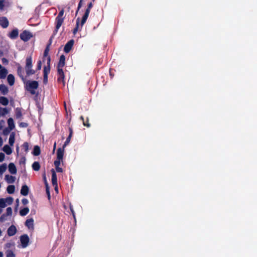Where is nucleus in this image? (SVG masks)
<instances>
[{
	"label": "nucleus",
	"mask_w": 257,
	"mask_h": 257,
	"mask_svg": "<svg viewBox=\"0 0 257 257\" xmlns=\"http://www.w3.org/2000/svg\"><path fill=\"white\" fill-rule=\"evenodd\" d=\"M7 191L9 194H13L15 191V187L13 185H10L7 187Z\"/></svg>",
	"instance_id": "33"
},
{
	"label": "nucleus",
	"mask_w": 257,
	"mask_h": 257,
	"mask_svg": "<svg viewBox=\"0 0 257 257\" xmlns=\"http://www.w3.org/2000/svg\"><path fill=\"white\" fill-rule=\"evenodd\" d=\"M7 204L6 203V200H5L4 198H1L0 199V207L1 208H5L6 207Z\"/></svg>",
	"instance_id": "40"
},
{
	"label": "nucleus",
	"mask_w": 257,
	"mask_h": 257,
	"mask_svg": "<svg viewBox=\"0 0 257 257\" xmlns=\"http://www.w3.org/2000/svg\"><path fill=\"white\" fill-rule=\"evenodd\" d=\"M2 61H3V63H4L5 62H8L7 59L6 58H5L2 59Z\"/></svg>",
	"instance_id": "60"
},
{
	"label": "nucleus",
	"mask_w": 257,
	"mask_h": 257,
	"mask_svg": "<svg viewBox=\"0 0 257 257\" xmlns=\"http://www.w3.org/2000/svg\"><path fill=\"white\" fill-rule=\"evenodd\" d=\"M3 144V139L1 137H0V147L2 146Z\"/></svg>",
	"instance_id": "59"
},
{
	"label": "nucleus",
	"mask_w": 257,
	"mask_h": 257,
	"mask_svg": "<svg viewBox=\"0 0 257 257\" xmlns=\"http://www.w3.org/2000/svg\"><path fill=\"white\" fill-rule=\"evenodd\" d=\"M70 210H71V212L72 213V214L74 217V218L75 219V212L72 208V207L71 206H70Z\"/></svg>",
	"instance_id": "56"
},
{
	"label": "nucleus",
	"mask_w": 257,
	"mask_h": 257,
	"mask_svg": "<svg viewBox=\"0 0 257 257\" xmlns=\"http://www.w3.org/2000/svg\"><path fill=\"white\" fill-rule=\"evenodd\" d=\"M52 37H51V38L49 39V43L47 45V46H49V47H50V45H51V43H52Z\"/></svg>",
	"instance_id": "58"
},
{
	"label": "nucleus",
	"mask_w": 257,
	"mask_h": 257,
	"mask_svg": "<svg viewBox=\"0 0 257 257\" xmlns=\"http://www.w3.org/2000/svg\"><path fill=\"white\" fill-rule=\"evenodd\" d=\"M15 116L16 118L19 119L22 117V108L17 107L15 109Z\"/></svg>",
	"instance_id": "25"
},
{
	"label": "nucleus",
	"mask_w": 257,
	"mask_h": 257,
	"mask_svg": "<svg viewBox=\"0 0 257 257\" xmlns=\"http://www.w3.org/2000/svg\"><path fill=\"white\" fill-rule=\"evenodd\" d=\"M0 92L3 95H6L9 92L8 87L5 84L0 85Z\"/></svg>",
	"instance_id": "21"
},
{
	"label": "nucleus",
	"mask_w": 257,
	"mask_h": 257,
	"mask_svg": "<svg viewBox=\"0 0 257 257\" xmlns=\"http://www.w3.org/2000/svg\"><path fill=\"white\" fill-rule=\"evenodd\" d=\"M50 62L51 58L50 57H48L47 59V65L44 67L43 69V82L44 84H47L48 82V75L50 72Z\"/></svg>",
	"instance_id": "4"
},
{
	"label": "nucleus",
	"mask_w": 257,
	"mask_h": 257,
	"mask_svg": "<svg viewBox=\"0 0 257 257\" xmlns=\"http://www.w3.org/2000/svg\"><path fill=\"white\" fill-rule=\"evenodd\" d=\"M93 5L91 2H90L89 4H88L87 8L86 9L85 13L84 15L82 17V20L81 21V27L83 26L84 24L86 23L87 19H88V17L89 16L90 10L92 8Z\"/></svg>",
	"instance_id": "6"
},
{
	"label": "nucleus",
	"mask_w": 257,
	"mask_h": 257,
	"mask_svg": "<svg viewBox=\"0 0 257 257\" xmlns=\"http://www.w3.org/2000/svg\"><path fill=\"white\" fill-rule=\"evenodd\" d=\"M52 173V183L53 186L57 185V178L56 173L54 169H52L51 170Z\"/></svg>",
	"instance_id": "17"
},
{
	"label": "nucleus",
	"mask_w": 257,
	"mask_h": 257,
	"mask_svg": "<svg viewBox=\"0 0 257 257\" xmlns=\"http://www.w3.org/2000/svg\"><path fill=\"white\" fill-rule=\"evenodd\" d=\"M56 170L57 172L62 173L63 172V169L59 166L55 167Z\"/></svg>",
	"instance_id": "55"
},
{
	"label": "nucleus",
	"mask_w": 257,
	"mask_h": 257,
	"mask_svg": "<svg viewBox=\"0 0 257 257\" xmlns=\"http://www.w3.org/2000/svg\"><path fill=\"white\" fill-rule=\"evenodd\" d=\"M32 58L31 56H28L26 59V65L25 69L26 72L27 76H30L36 73L35 70L32 69Z\"/></svg>",
	"instance_id": "2"
},
{
	"label": "nucleus",
	"mask_w": 257,
	"mask_h": 257,
	"mask_svg": "<svg viewBox=\"0 0 257 257\" xmlns=\"http://www.w3.org/2000/svg\"><path fill=\"white\" fill-rule=\"evenodd\" d=\"M64 149L59 148L57 151V159L62 160L64 156Z\"/></svg>",
	"instance_id": "18"
},
{
	"label": "nucleus",
	"mask_w": 257,
	"mask_h": 257,
	"mask_svg": "<svg viewBox=\"0 0 257 257\" xmlns=\"http://www.w3.org/2000/svg\"><path fill=\"white\" fill-rule=\"evenodd\" d=\"M80 118L82 120L83 124L84 126H86L87 127H89L90 126V124L89 123V119L88 117L86 120H85L83 116H81Z\"/></svg>",
	"instance_id": "35"
},
{
	"label": "nucleus",
	"mask_w": 257,
	"mask_h": 257,
	"mask_svg": "<svg viewBox=\"0 0 257 257\" xmlns=\"http://www.w3.org/2000/svg\"><path fill=\"white\" fill-rule=\"evenodd\" d=\"M9 25L8 19L5 17H0V25L3 28H7Z\"/></svg>",
	"instance_id": "11"
},
{
	"label": "nucleus",
	"mask_w": 257,
	"mask_h": 257,
	"mask_svg": "<svg viewBox=\"0 0 257 257\" xmlns=\"http://www.w3.org/2000/svg\"><path fill=\"white\" fill-rule=\"evenodd\" d=\"M7 216H8V215L6 214H2L1 215V216L0 217V222H3L5 221H6L7 220Z\"/></svg>",
	"instance_id": "44"
},
{
	"label": "nucleus",
	"mask_w": 257,
	"mask_h": 257,
	"mask_svg": "<svg viewBox=\"0 0 257 257\" xmlns=\"http://www.w3.org/2000/svg\"><path fill=\"white\" fill-rule=\"evenodd\" d=\"M9 99L5 96L0 97V103L3 105L6 106L9 104Z\"/></svg>",
	"instance_id": "29"
},
{
	"label": "nucleus",
	"mask_w": 257,
	"mask_h": 257,
	"mask_svg": "<svg viewBox=\"0 0 257 257\" xmlns=\"http://www.w3.org/2000/svg\"><path fill=\"white\" fill-rule=\"evenodd\" d=\"M22 202L23 203V205H27V204H28L29 203V201L26 198H23L22 200Z\"/></svg>",
	"instance_id": "53"
},
{
	"label": "nucleus",
	"mask_w": 257,
	"mask_h": 257,
	"mask_svg": "<svg viewBox=\"0 0 257 257\" xmlns=\"http://www.w3.org/2000/svg\"><path fill=\"white\" fill-rule=\"evenodd\" d=\"M5 157V154L3 153H0V162H2L4 160Z\"/></svg>",
	"instance_id": "52"
},
{
	"label": "nucleus",
	"mask_w": 257,
	"mask_h": 257,
	"mask_svg": "<svg viewBox=\"0 0 257 257\" xmlns=\"http://www.w3.org/2000/svg\"><path fill=\"white\" fill-rule=\"evenodd\" d=\"M82 1H83V0H80V2H79V4H78V5L77 10V11H76V15H77L78 12V11H79V9H80L81 8V7H82Z\"/></svg>",
	"instance_id": "48"
},
{
	"label": "nucleus",
	"mask_w": 257,
	"mask_h": 257,
	"mask_svg": "<svg viewBox=\"0 0 257 257\" xmlns=\"http://www.w3.org/2000/svg\"><path fill=\"white\" fill-rule=\"evenodd\" d=\"M58 78L57 81L58 82H63L64 85V77L65 75L63 69H57Z\"/></svg>",
	"instance_id": "9"
},
{
	"label": "nucleus",
	"mask_w": 257,
	"mask_h": 257,
	"mask_svg": "<svg viewBox=\"0 0 257 257\" xmlns=\"http://www.w3.org/2000/svg\"><path fill=\"white\" fill-rule=\"evenodd\" d=\"M7 212L6 214L8 216L12 215V209L11 207H9L7 208Z\"/></svg>",
	"instance_id": "46"
},
{
	"label": "nucleus",
	"mask_w": 257,
	"mask_h": 257,
	"mask_svg": "<svg viewBox=\"0 0 257 257\" xmlns=\"http://www.w3.org/2000/svg\"><path fill=\"white\" fill-rule=\"evenodd\" d=\"M9 111L7 108L0 107V115L4 116L9 113Z\"/></svg>",
	"instance_id": "36"
},
{
	"label": "nucleus",
	"mask_w": 257,
	"mask_h": 257,
	"mask_svg": "<svg viewBox=\"0 0 257 257\" xmlns=\"http://www.w3.org/2000/svg\"><path fill=\"white\" fill-rule=\"evenodd\" d=\"M44 183H45V187H46L47 185V186H49V185H48V182L47 181L45 175L44 176Z\"/></svg>",
	"instance_id": "57"
},
{
	"label": "nucleus",
	"mask_w": 257,
	"mask_h": 257,
	"mask_svg": "<svg viewBox=\"0 0 257 257\" xmlns=\"http://www.w3.org/2000/svg\"><path fill=\"white\" fill-rule=\"evenodd\" d=\"M49 48L50 47H49V46H46V47L44 50V52L43 59H44V58H45V57H47V59L48 57H50V56L48 55V53H49V52L50 50Z\"/></svg>",
	"instance_id": "37"
},
{
	"label": "nucleus",
	"mask_w": 257,
	"mask_h": 257,
	"mask_svg": "<svg viewBox=\"0 0 257 257\" xmlns=\"http://www.w3.org/2000/svg\"><path fill=\"white\" fill-rule=\"evenodd\" d=\"M20 241L23 247H26L29 244L30 239L27 234H23L20 236Z\"/></svg>",
	"instance_id": "7"
},
{
	"label": "nucleus",
	"mask_w": 257,
	"mask_h": 257,
	"mask_svg": "<svg viewBox=\"0 0 257 257\" xmlns=\"http://www.w3.org/2000/svg\"><path fill=\"white\" fill-rule=\"evenodd\" d=\"M5 179L8 183H13L15 181V177L9 175H6L5 176Z\"/></svg>",
	"instance_id": "28"
},
{
	"label": "nucleus",
	"mask_w": 257,
	"mask_h": 257,
	"mask_svg": "<svg viewBox=\"0 0 257 257\" xmlns=\"http://www.w3.org/2000/svg\"><path fill=\"white\" fill-rule=\"evenodd\" d=\"M16 232L17 228L13 225H12L10 227H9L7 230L8 234L10 236L14 235L16 233Z\"/></svg>",
	"instance_id": "14"
},
{
	"label": "nucleus",
	"mask_w": 257,
	"mask_h": 257,
	"mask_svg": "<svg viewBox=\"0 0 257 257\" xmlns=\"http://www.w3.org/2000/svg\"><path fill=\"white\" fill-rule=\"evenodd\" d=\"M15 133H12L10 136L9 140V143L10 145V146H13L14 144L15 143Z\"/></svg>",
	"instance_id": "34"
},
{
	"label": "nucleus",
	"mask_w": 257,
	"mask_h": 257,
	"mask_svg": "<svg viewBox=\"0 0 257 257\" xmlns=\"http://www.w3.org/2000/svg\"><path fill=\"white\" fill-rule=\"evenodd\" d=\"M3 150L7 155H10L12 153V149L8 145H5L3 147Z\"/></svg>",
	"instance_id": "27"
},
{
	"label": "nucleus",
	"mask_w": 257,
	"mask_h": 257,
	"mask_svg": "<svg viewBox=\"0 0 257 257\" xmlns=\"http://www.w3.org/2000/svg\"><path fill=\"white\" fill-rule=\"evenodd\" d=\"M46 194H47L48 198V199L50 200V198H51V195H50V192L49 186H47L46 187Z\"/></svg>",
	"instance_id": "45"
},
{
	"label": "nucleus",
	"mask_w": 257,
	"mask_h": 257,
	"mask_svg": "<svg viewBox=\"0 0 257 257\" xmlns=\"http://www.w3.org/2000/svg\"><path fill=\"white\" fill-rule=\"evenodd\" d=\"M40 165L38 162H34L32 164V168L35 171H38L40 169Z\"/></svg>",
	"instance_id": "32"
},
{
	"label": "nucleus",
	"mask_w": 257,
	"mask_h": 257,
	"mask_svg": "<svg viewBox=\"0 0 257 257\" xmlns=\"http://www.w3.org/2000/svg\"><path fill=\"white\" fill-rule=\"evenodd\" d=\"M15 77L13 74H9L7 77V81L10 86H13L15 83Z\"/></svg>",
	"instance_id": "22"
},
{
	"label": "nucleus",
	"mask_w": 257,
	"mask_h": 257,
	"mask_svg": "<svg viewBox=\"0 0 257 257\" xmlns=\"http://www.w3.org/2000/svg\"><path fill=\"white\" fill-rule=\"evenodd\" d=\"M53 186H54V187H55V190L56 191H58V184L57 185V186L56 185H54Z\"/></svg>",
	"instance_id": "61"
},
{
	"label": "nucleus",
	"mask_w": 257,
	"mask_h": 257,
	"mask_svg": "<svg viewBox=\"0 0 257 257\" xmlns=\"http://www.w3.org/2000/svg\"><path fill=\"white\" fill-rule=\"evenodd\" d=\"M9 171L12 174H16L17 173V168L13 163H10L8 166Z\"/></svg>",
	"instance_id": "19"
},
{
	"label": "nucleus",
	"mask_w": 257,
	"mask_h": 257,
	"mask_svg": "<svg viewBox=\"0 0 257 257\" xmlns=\"http://www.w3.org/2000/svg\"><path fill=\"white\" fill-rule=\"evenodd\" d=\"M74 43V40L72 39L69 41L65 45L64 48V51L66 53H68L72 49Z\"/></svg>",
	"instance_id": "10"
},
{
	"label": "nucleus",
	"mask_w": 257,
	"mask_h": 257,
	"mask_svg": "<svg viewBox=\"0 0 257 257\" xmlns=\"http://www.w3.org/2000/svg\"><path fill=\"white\" fill-rule=\"evenodd\" d=\"M8 124L9 126L8 127H9L10 130H13V129H14L15 125L14 122V120L12 118L10 117L8 119Z\"/></svg>",
	"instance_id": "30"
},
{
	"label": "nucleus",
	"mask_w": 257,
	"mask_h": 257,
	"mask_svg": "<svg viewBox=\"0 0 257 257\" xmlns=\"http://www.w3.org/2000/svg\"><path fill=\"white\" fill-rule=\"evenodd\" d=\"M65 65V57L64 55H61L57 65V69H62Z\"/></svg>",
	"instance_id": "13"
},
{
	"label": "nucleus",
	"mask_w": 257,
	"mask_h": 257,
	"mask_svg": "<svg viewBox=\"0 0 257 257\" xmlns=\"http://www.w3.org/2000/svg\"><path fill=\"white\" fill-rule=\"evenodd\" d=\"M8 73V71L7 69L4 67L0 70V78L5 79L7 74Z\"/></svg>",
	"instance_id": "24"
},
{
	"label": "nucleus",
	"mask_w": 257,
	"mask_h": 257,
	"mask_svg": "<svg viewBox=\"0 0 257 257\" xmlns=\"http://www.w3.org/2000/svg\"><path fill=\"white\" fill-rule=\"evenodd\" d=\"M80 18H78L76 19V26L75 28L73 30V34L74 35H75L78 31H81L82 29V27H81V26L80 25Z\"/></svg>",
	"instance_id": "15"
},
{
	"label": "nucleus",
	"mask_w": 257,
	"mask_h": 257,
	"mask_svg": "<svg viewBox=\"0 0 257 257\" xmlns=\"http://www.w3.org/2000/svg\"><path fill=\"white\" fill-rule=\"evenodd\" d=\"M56 143H55L54 144V147H53V151H55V149H56Z\"/></svg>",
	"instance_id": "62"
},
{
	"label": "nucleus",
	"mask_w": 257,
	"mask_h": 257,
	"mask_svg": "<svg viewBox=\"0 0 257 257\" xmlns=\"http://www.w3.org/2000/svg\"><path fill=\"white\" fill-rule=\"evenodd\" d=\"M0 257H3V253L2 251H0Z\"/></svg>",
	"instance_id": "64"
},
{
	"label": "nucleus",
	"mask_w": 257,
	"mask_h": 257,
	"mask_svg": "<svg viewBox=\"0 0 257 257\" xmlns=\"http://www.w3.org/2000/svg\"><path fill=\"white\" fill-rule=\"evenodd\" d=\"M6 200V203L8 205H11L13 202V198L12 197H8L5 199Z\"/></svg>",
	"instance_id": "41"
},
{
	"label": "nucleus",
	"mask_w": 257,
	"mask_h": 257,
	"mask_svg": "<svg viewBox=\"0 0 257 257\" xmlns=\"http://www.w3.org/2000/svg\"><path fill=\"white\" fill-rule=\"evenodd\" d=\"M29 208L27 207H25L20 211V214L22 216L26 215L29 212Z\"/></svg>",
	"instance_id": "31"
},
{
	"label": "nucleus",
	"mask_w": 257,
	"mask_h": 257,
	"mask_svg": "<svg viewBox=\"0 0 257 257\" xmlns=\"http://www.w3.org/2000/svg\"><path fill=\"white\" fill-rule=\"evenodd\" d=\"M6 257H15V254L11 250H9L6 252Z\"/></svg>",
	"instance_id": "42"
},
{
	"label": "nucleus",
	"mask_w": 257,
	"mask_h": 257,
	"mask_svg": "<svg viewBox=\"0 0 257 257\" xmlns=\"http://www.w3.org/2000/svg\"><path fill=\"white\" fill-rule=\"evenodd\" d=\"M20 164H25L26 163L25 157H23L21 158L19 161Z\"/></svg>",
	"instance_id": "50"
},
{
	"label": "nucleus",
	"mask_w": 257,
	"mask_h": 257,
	"mask_svg": "<svg viewBox=\"0 0 257 257\" xmlns=\"http://www.w3.org/2000/svg\"><path fill=\"white\" fill-rule=\"evenodd\" d=\"M11 131L12 130H10L9 127H6L4 129L3 134L4 136H7L10 134Z\"/></svg>",
	"instance_id": "43"
},
{
	"label": "nucleus",
	"mask_w": 257,
	"mask_h": 257,
	"mask_svg": "<svg viewBox=\"0 0 257 257\" xmlns=\"http://www.w3.org/2000/svg\"><path fill=\"white\" fill-rule=\"evenodd\" d=\"M17 73H18V76L21 78L22 80L24 83H25V81H26L27 76L26 77L24 76V72L23 69L22 67L20 64L18 65V66L17 67Z\"/></svg>",
	"instance_id": "8"
},
{
	"label": "nucleus",
	"mask_w": 257,
	"mask_h": 257,
	"mask_svg": "<svg viewBox=\"0 0 257 257\" xmlns=\"http://www.w3.org/2000/svg\"><path fill=\"white\" fill-rule=\"evenodd\" d=\"M42 67V62L40 60L38 61L37 69L40 70Z\"/></svg>",
	"instance_id": "51"
},
{
	"label": "nucleus",
	"mask_w": 257,
	"mask_h": 257,
	"mask_svg": "<svg viewBox=\"0 0 257 257\" xmlns=\"http://www.w3.org/2000/svg\"><path fill=\"white\" fill-rule=\"evenodd\" d=\"M19 126L21 127H27L28 126V124L26 122H22L19 123Z\"/></svg>",
	"instance_id": "49"
},
{
	"label": "nucleus",
	"mask_w": 257,
	"mask_h": 257,
	"mask_svg": "<svg viewBox=\"0 0 257 257\" xmlns=\"http://www.w3.org/2000/svg\"><path fill=\"white\" fill-rule=\"evenodd\" d=\"M19 36V31L17 29H13L9 34V36L12 39H15Z\"/></svg>",
	"instance_id": "16"
},
{
	"label": "nucleus",
	"mask_w": 257,
	"mask_h": 257,
	"mask_svg": "<svg viewBox=\"0 0 257 257\" xmlns=\"http://www.w3.org/2000/svg\"><path fill=\"white\" fill-rule=\"evenodd\" d=\"M62 160H59L58 159H57L56 160H55L54 162V165L55 167H58L60 165L61 161Z\"/></svg>",
	"instance_id": "47"
},
{
	"label": "nucleus",
	"mask_w": 257,
	"mask_h": 257,
	"mask_svg": "<svg viewBox=\"0 0 257 257\" xmlns=\"http://www.w3.org/2000/svg\"><path fill=\"white\" fill-rule=\"evenodd\" d=\"M58 9L60 10V12L58 15L55 19L56 27L54 32V34H56L57 33L58 30L62 26L65 19V17H63L64 14V8H63L60 9V7H58Z\"/></svg>",
	"instance_id": "1"
},
{
	"label": "nucleus",
	"mask_w": 257,
	"mask_h": 257,
	"mask_svg": "<svg viewBox=\"0 0 257 257\" xmlns=\"http://www.w3.org/2000/svg\"><path fill=\"white\" fill-rule=\"evenodd\" d=\"M3 127V126L1 123H0V130H1Z\"/></svg>",
	"instance_id": "63"
},
{
	"label": "nucleus",
	"mask_w": 257,
	"mask_h": 257,
	"mask_svg": "<svg viewBox=\"0 0 257 257\" xmlns=\"http://www.w3.org/2000/svg\"><path fill=\"white\" fill-rule=\"evenodd\" d=\"M29 189L27 185H23L21 189V194L23 196H27L29 193Z\"/></svg>",
	"instance_id": "20"
},
{
	"label": "nucleus",
	"mask_w": 257,
	"mask_h": 257,
	"mask_svg": "<svg viewBox=\"0 0 257 257\" xmlns=\"http://www.w3.org/2000/svg\"><path fill=\"white\" fill-rule=\"evenodd\" d=\"M7 168L6 164H3L0 166V174H2L4 172L6 171Z\"/></svg>",
	"instance_id": "39"
},
{
	"label": "nucleus",
	"mask_w": 257,
	"mask_h": 257,
	"mask_svg": "<svg viewBox=\"0 0 257 257\" xmlns=\"http://www.w3.org/2000/svg\"><path fill=\"white\" fill-rule=\"evenodd\" d=\"M29 145L28 142H25L22 146V148L24 150L25 152L27 153L29 150Z\"/></svg>",
	"instance_id": "38"
},
{
	"label": "nucleus",
	"mask_w": 257,
	"mask_h": 257,
	"mask_svg": "<svg viewBox=\"0 0 257 257\" xmlns=\"http://www.w3.org/2000/svg\"><path fill=\"white\" fill-rule=\"evenodd\" d=\"M69 134L68 137L67 138L66 141L64 143V144L63 145V148L64 149L70 143L71 139L73 135V129L72 127H69Z\"/></svg>",
	"instance_id": "12"
},
{
	"label": "nucleus",
	"mask_w": 257,
	"mask_h": 257,
	"mask_svg": "<svg viewBox=\"0 0 257 257\" xmlns=\"http://www.w3.org/2000/svg\"><path fill=\"white\" fill-rule=\"evenodd\" d=\"M20 37L21 40L26 42L33 37V35L29 31L24 30L20 34Z\"/></svg>",
	"instance_id": "5"
},
{
	"label": "nucleus",
	"mask_w": 257,
	"mask_h": 257,
	"mask_svg": "<svg viewBox=\"0 0 257 257\" xmlns=\"http://www.w3.org/2000/svg\"><path fill=\"white\" fill-rule=\"evenodd\" d=\"M25 225L29 228H33L34 227V220L33 218L27 219L25 222Z\"/></svg>",
	"instance_id": "23"
},
{
	"label": "nucleus",
	"mask_w": 257,
	"mask_h": 257,
	"mask_svg": "<svg viewBox=\"0 0 257 257\" xmlns=\"http://www.w3.org/2000/svg\"><path fill=\"white\" fill-rule=\"evenodd\" d=\"M4 8V1L3 0H0V10H2Z\"/></svg>",
	"instance_id": "54"
},
{
	"label": "nucleus",
	"mask_w": 257,
	"mask_h": 257,
	"mask_svg": "<svg viewBox=\"0 0 257 257\" xmlns=\"http://www.w3.org/2000/svg\"><path fill=\"white\" fill-rule=\"evenodd\" d=\"M32 154L34 156H38L41 154V149L38 146H35L34 147Z\"/></svg>",
	"instance_id": "26"
},
{
	"label": "nucleus",
	"mask_w": 257,
	"mask_h": 257,
	"mask_svg": "<svg viewBox=\"0 0 257 257\" xmlns=\"http://www.w3.org/2000/svg\"><path fill=\"white\" fill-rule=\"evenodd\" d=\"M39 86V83L37 81H28L26 84L27 90L32 95L36 93L35 89Z\"/></svg>",
	"instance_id": "3"
}]
</instances>
